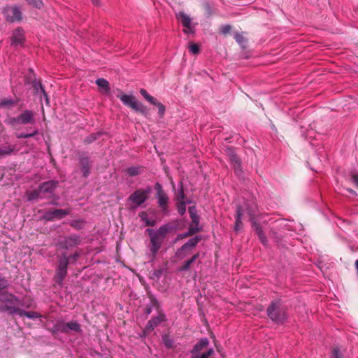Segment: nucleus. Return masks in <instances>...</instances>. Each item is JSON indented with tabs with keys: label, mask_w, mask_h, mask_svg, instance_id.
<instances>
[{
	"label": "nucleus",
	"mask_w": 358,
	"mask_h": 358,
	"mask_svg": "<svg viewBox=\"0 0 358 358\" xmlns=\"http://www.w3.org/2000/svg\"><path fill=\"white\" fill-rule=\"evenodd\" d=\"M287 308L280 299H274L271 302L266 309L268 318L277 324H282L287 319Z\"/></svg>",
	"instance_id": "obj_1"
},
{
	"label": "nucleus",
	"mask_w": 358,
	"mask_h": 358,
	"mask_svg": "<svg viewBox=\"0 0 358 358\" xmlns=\"http://www.w3.org/2000/svg\"><path fill=\"white\" fill-rule=\"evenodd\" d=\"M189 50L194 55L198 54L199 52V47L196 43H192L189 45Z\"/></svg>",
	"instance_id": "obj_53"
},
{
	"label": "nucleus",
	"mask_w": 358,
	"mask_h": 358,
	"mask_svg": "<svg viewBox=\"0 0 358 358\" xmlns=\"http://www.w3.org/2000/svg\"><path fill=\"white\" fill-rule=\"evenodd\" d=\"M166 320V315L162 310L158 311L157 316L152 317L148 322L144 331L145 333H150L155 327H158L162 322Z\"/></svg>",
	"instance_id": "obj_12"
},
{
	"label": "nucleus",
	"mask_w": 358,
	"mask_h": 358,
	"mask_svg": "<svg viewBox=\"0 0 358 358\" xmlns=\"http://www.w3.org/2000/svg\"><path fill=\"white\" fill-rule=\"evenodd\" d=\"M191 201H180L178 204V212L180 215H182L185 214V211H186V203H189Z\"/></svg>",
	"instance_id": "obj_45"
},
{
	"label": "nucleus",
	"mask_w": 358,
	"mask_h": 358,
	"mask_svg": "<svg viewBox=\"0 0 358 358\" xmlns=\"http://www.w3.org/2000/svg\"><path fill=\"white\" fill-rule=\"evenodd\" d=\"M24 42V34L22 29L17 28L13 31L11 36V45L14 47L22 46Z\"/></svg>",
	"instance_id": "obj_15"
},
{
	"label": "nucleus",
	"mask_w": 358,
	"mask_h": 358,
	"mask_svg": "<svg viewBox=\"0 0 358 358\" xmlns=\"http://www.w3.org/2000/svg\"><path fill=\"white\" fill-rule=\"evenodd\" d=\"M203 237L201 235H196L193 238L189 239L185 244L182 245L183 248L187 249V250L191 251L194 248H195L199 241L202 240Z\"/></svg>",
	"instance_id": "obj_24"
},
{
	"label": "nucleus",
	"mask_w": 358,
	"mask_h": 358,
	"mask_svg": "<svg viewBox=\"0 0 358 358\" xmlns=\"http://www.w3.org/2000/svg\"><path fill=\"white\" fill-rule=\"evenodd\" d=\"M227 156L229 157L233 166L241 164V160L238 156L236 154L235 151L232 148H227Z\"/></svg>",
	"instance_id": "obj_29"
},
{
	"label": "nucleus",
	"mask_w": 358,
	"mask_h": 358,
	"mask_svg": "<svg viewBox=\"0 0 358 358\" xmlns=\"http://www.w3.org/2000/svg\"><path fill=\"white\" fill-rule=\"evenodd\" d=\"M67 275V269L62 268H56V273L54 276V281L60 287L63 285V281Z\"/></svg>",
	"instance_id": "obj_19"
},
{
	"label": "nucleus",
	"mask_w": 358,
	"mask_h": 358,
	"mask_svg": "<svg viewBox=\"0 0 358 358\" xmlns=\"http://www.w3.org/2000/svg\"><path fill=\"white\" fill-rule=\"evenodd\" d=\"M38 134V129H34L30 133H20V134H16V137L17 138H29V137H33V136H34L35 135H36Z\"/></svg>",
	"instance_id": "obj_43"
},
{
	"label": "nucleus",
	"mask_w": 358,
	"mask_h": 358,
	"mask_svg": "<svg viewBox=\"0 0 358 358\" xmlns=\"http://www.w3.org/2000/svg\"><path fill=\"white\" fill-rule=\"evenodd\" d=\"M196 358H208L205 353L202 355H193Z\"/></svg>",
	"instance_id": "obj_61"
},
{
	"label": "nucleus",
	"mask_w": 358,
	"mask_h": 358,
	"mask_svg": "<svg viewBox=\"0 0 358 358\" xmlns=\"http://www.w3.org/2000/svg\"><path fill=\"white\" fill-rule=\"evenodd\" d=\"M26 316L29 319H37L41 317V315L35 311H26L22 309L20 317Z\"/></svg>",
	"instance_id": "obj_39"
},
{
	"label": "nucleus",
	"mask_w": 358,
	"mask_h": 358,
	"mask_svg": "<svg viewBox=\"0 0 358 358\" xmlns=\"http://www.w3.org/2000/svg\"><path fill=\"white\" fill-rule=\"evenodd\" d=\"M69 209H54L47 211L44 214V218L48 221H52L55 219L60 220L70 213Z\"/></svg>",
	"instance_id": "obj_13"
},
{
	"label": "nucleus",
	"mask_w": 358,
	"mask_h": 358,
	"mask_svg": "<svg viewBox=\"0 0 358 358\" xmlns=\"http://www.w3.org/2000/svg\"><path fill=\"white\" fill-rule=\"evenodd\" d=\"M233 167H234V172H235L236 175L238 178H243V171L241 168V164H239L238 165V164L234 165V166H233Z\"/></svg>",
	"instance_id": "obj_50"
},
{
	"label": "nucleus",
	"mask_w": 358,
	"mask_h": 358,
	"mask_svg": "<svg viewBox=\"0 0 358 358\" xmlns=\"http://www.w3.org/2000/svg\"><path fill=\"white\" fill-rule=\"evenodd\" d=\"M189 252H190L189 250H187V249L183 248V246L182 245L180 248H178L176 250L175 256L176 258H178L179 259H182L189 255Z\"/></svg>",
	"instance_id": "obj_37"
},
{
	"label": "nucleus",
	"mask_w": 358,
	"mask_h": 358,
	"mask_svg": "<svg viewBox=\"0 0 358 358\" xmlns=\"http://www.w3.org/2000/svg\"><path fill=\"white\" fill-rule=\"evenodd\" d=\"M66 327H67L68 334L71 331H73L74 332H81L82 331L80 324L76 321H71L70 322H67Z\"/></svg>",
	"instance_id": "obj_35"
},
{
	"label": "nucleus",
	"mask_w": 358,
	"mask_h": 358,
	"mask_svg": "<svg viewBox=\"0 0 358 358\" xmlns=\"http://www.w3.org/2000/svg\"><path fill=\"white\" fill-rule=\"evenodd\" d=\"M84 222L83 220H73L71 226L76 229H81L83 227Z\"/></svg>",
	"instance_id": "obj_51"
},
{
	"label": "nucleus",
	"mask_w": 358,
	"mask_h": 358,
	"mask_svg": "<svg viewBox=\"0 0 358 358\" xmlns=\"http://www.w3.org/2000/svg\"><path fill=\"white\" fill-rule=\"evenodd\" d=\"M189 216L192 219V224L199 225L200 217L197 214V209L195 206H189L188 208Z\"/></svg>",
	"instance_id": "obj_30"
},
{
	"label": "nucleus",
	"mask_w": 358,
	"mask_h": 358,
	"mask_svg": "<svg viewBox=\"0 0 358 358\" xmlns=\"http://www.w3.org/2000/svg\"><path fill=\"white\" fill-rule=\"evenodd\" d=\"M184 224L180 220H175L167 224H163L159 228L155 231V234L163 241H164L167 234L171 232H174L183 228Z\"/></svg>",
	"instance_id": "obj_3"
},
{
	"label": "nucleus",
	"mask_w": 358,
	"mask_h": 358,
	"mask_svg": "<svg viewBox=\"0 0 358 358\" xmlns=\"http://www.w3.org/2000/svg\"><path fill=\"white\" fill-rule=\"evenodd\" d=\"M127 172L129 176H136L140 174L139 168L134 166L128 168Z\"/></svg>",
	"instance_id": "obj_48"
},
{
	"label": "nucleus",
	"mask_w": 358,
	"mask_h": 358,
	"mask_svg": "<svg viewBox=\"0 0 358 358\" xmlns=\"http://www.w3.org/2000/svg\"><path fill=\"white\" fill-rule=\"evenodd\" d=\"M178 19H179L183 27L186 28L190 27L191 19L190 17L186 15L184 12H180L177 15Z\"/></svg>",
	"instance_id": "obj_32"
},
{
	"label": "nucleus",
	"mask_w": 358,
	"mask_h": 358,
	"mask_svg": "<svg viewBox=\"0 0 358 358\" xmlns=\"http://www.w3.org/2000/svg\"><path fill=\"white\" fill-rule=\"evenodd\" d=\"M166 269L165 268H160L154 270L150 278L156 281L159 280L162 275L166 272Z\"/></svg>",
	"instance_id": "obj_41"
},
{
	"label": "nucleus",
	"mask_w": 358,
	"mask_h": 358,
	"mask_svg": "<svg viewBox=\"0 0 358 358\" xmlns=\"http://www.w3.org/2000/svg\"><path fill=\"white\" fill-rule=\"evenodd\" d=\"M355 267L356 269L357 275L358 276V259H357L355 262Z\"/></svg>",
	"instance_id": "obj_63"
},
{
	"label": "nucleus",
	"mask_w": 358,
	"mask_h": 358,
	"mask_svg": "<svg viewBox=\"0 0 358 358\" xmlns=\"http://www.w3.org/2000/svg\"><path fill=\"white\" fill-rule=\"evenodd\" d=\"M189 236H192L191 234L189 233V231H187V232L185 233H182V234H178L177 236V238H176V241L178 240H182V239H184L187 237H189Z\"/></svg>",
	"instance_id": "obj_56"
},
{
	"label": "nucleus",
	"mask_w": 358,
	"mask_h": 358,
	"mask_svg": "<svg viewBox=\"0 0 358 358\" xmlns=\"http://www.w3.org/2000/svg\"><path fill=\"white\" fill-rule=\"evenodd\" d=\"M139 92L148 102L156 106V109H157L159 112L165 111V106L159 102L156 98L149 94L145 89H141Z\"/></svg>",
	"instance_id": "obj_14"
},
{
	"label": "nucleus",
	"mask_w": 358,
	"mask_h": 358,
	"mask_svg": "<svg viewBox=\"0 0 358 358\" xmlns=\"http://www.w3.org/2000/svg\"><path fill=\"white\" fill-rule=\"evenodd\" d=\"M162 341L166 348L171 349L173 347V341L169 335H163Z\"/></svg>",
	"instance_id": "obj_42"
},
{
	"label": "nucleus",
	"mask_w": 358,
	"mask_h": 358,
	"mask_svg": "<svg viewBox=\"0 0 358 358\" xmlns=\"http://www.w3.org/2000/svg\"><path fill=\"white\" fill-rule=\"evenodd\" d=\"M102 134L103 132L100 131L96 133H92L84 139V143L86 144L92 143V142L95 141Z\"/></svg>",
	"instance_id": "obj_36"
},
{
	"label": "nucleus",
	"mask_w": 358,
	"mask_h": 358,
	"mask_svg": "<svg viewBox=\"0 0 358 358\" xmlns=\"http://www.w3.org/2000/svg\"><path fill=\"white\" fill-rule=\"evenodd\" d=\"M188 231H189L191 235L193 236L194 234L201 231V227H199V225L191 224L188 229Z\"/></svg>",
	"instance_id": "obj_49"
},
{
	"label": "nucleus",
	"mask_w": 358,
	"mask_h": 358,
	"mask_svg": "<svg viewBox=\"0 0 358 358\" xmlns=\"http://www.w3.org/2000/svg\"><path fill=\"white\" fill-rule=\"evenodd\" d=\"M96 84L99 86L101 90V93L104 94H108L110 92V88L109 86V83L104 78H98L96 80Z\"/></svg>",
	"instance_id": "obj_27"
},
{
	"label": "nucleus",
	"mask_w": 358,
	"mask_h": 358,
	"mask_svg": "<svg viewBox=\"0 0 358 358\" xmlns=\"http://www.w3.org/2000/svg\"><path fill=\"white\" fill-rule=\"evenodd\" d=\"M146 233L149 235L150 240V251L151 252L152 259L151 262H153L156 257V255L159 250L161 248L162 245L164 242L156 234L154 229H147Z\"/></svg>",
	"instance_id": "obj_6"
},
{
	"label": "nucleus",
	"mask_w": 358,
	"mask_h": 358,
	"mask_svg": "<svg viewBox=\"0 0 358 358\" xmlns=\"http://www.w3.org/2000/svg\"><path fill=\"white\" fill-rule=\"evenodd\" d=\"M69 264V257H68L66 252H63L58 256V264L57 267L67 269Z\"/></svg>",
	"instance_id": "obj_28"
},
{
	"label": "nucleus",
	"mask_w": 358,
	"mask_h": 358,
	"mask_svg": "<svg viewBox=\"0 0 358 358\" xmlns=\"http://www.w3.org/2000/svg\"><path fill=\"white\" fill-rule=\"evenodd\" d=\"M252 227L255 229L260 241L264 245H267L268 244V240L264 234L262 227H260L259 224H258L256 221H252Z\"/></svg>",
	"instance_id": "obj_22"
},
{
	"label": "nucleus",
	"mask_w": 358,
	"mask_h": 358,
	"mask_svg": "<svg viewBox=\"0 0 358 358\" xmlns=\"http://www.w3.org/2000/svg\"><path fill=\"white\" fill-rule=\"evenodd\" d=\"M80 236L76 234H72L69 236H64L61 238L59 241L57 245L62 249L69 250L80 245Z\"/></svg>",
	"instance_id": "obj_9"
},
{
	"label": "nucleus",
	"mask_w": 358,
	"mask_h": 358,
	"mask_svg": "<svg viewBox=\"0 0 358 358\" xmlns=\"http://www.w3.org/2000/svg\"><path fill=\"white\" fill-rule=\"evenodd\" d=\"M80 254L78 252H76L72 255L69 256V262L70 263H75L77 262L78 258L79 257Z\"/></svg>",
	"instance_id": "obj_55"
},
{
	"label": "nucleus",
	"mask_w": 358,
	"mask_h": 358,
	"mask_svg": "<svg viewBox=\"0 0 358 358\" xmlns=\"http://www.w3.org/2000/svg\"><path fill=\"white\" fill-rule=\"evenodd\" d=\"M15 147L7 144L0 145V159L11 155L15 151Z\"/></svg>",
	"instance_id": "obj_26"
},
{
	"label": "nucleus",
	"mask_w": 358,
	"mask_h": 358,
	"mask_svg": "<svg viewBox=\"0 0 358 358\" xmlns=\"http://www.w3.org/2000/svg\"><path fill=\"white\" fill-rule=\"evenodd\" d=\"M350 180L358 188V171H351L350 172Z\"/></svg>",
	"instance_id": "obj_46"
},
{
	"label": "nucleus",
	"mask_w": 358,
	"mask_h": 358,
	"mask_svg": "<svg viewBox=\"0 0 358 358\" xmlns=\"http://www.w3.org/2000/svg\"><path fill=\"white\" fill-rule=\"evenodd\" d=\"M5 20L10 23L20 22L22 20V13L17 6H6L2 10Z\"/></svg>",
	"instance_id": "obj_4"
},
{
	"label": "nucleus",
	"mask_w": 358,
	"mask_h": 358,
	"mask_svg": "<svg viewBox=\"0 0 358 358\" xmlns=\"http://www.w3.org/2000/svg\"><path fill=\"white\" fill-rule=\"evenodd\" d=\"M231 29V27L230 25H224L222 27L221 31L222 34H225L229 32Z\"/></svg>",
	"instance_id": "obj_57"
},
{
	"label": "nucleus",
	"mask_w": 358,
	"mask_h": 358,
	"mask_svg": "<svg viewBox=\"0 0 358 358\" xmlns=\"http://www.w3.org/2000/svg\"><path fill=\"white\" fill-rule=\"evenodd\" d=\"M184 224L180 220H175L167 224H163L159 228L155 231V234L163 241H164L167 234L171 232H174L183 228Z\"/></svg>",
	"instance_id": "obj_2"
},
{
	"label": "nucleus",
	"mask_w": 358,
	"mask_h": 358,
	"mask_svg": "<svg viewBox=\"0 0 358 358\" xmlns=\"http://www.w3.org/2000/svg\"><path fill=\"white\" fill-rule=\"evenodd\" d=\"M17 99H13L11 98H3L0 100V108L12 110L15 106H17Z\"/></svg>",
	"instance_id": "obj_23"
},
{
	"label": "nucleus",
	"mask_w": 358,
	"mask_h": 358,
	"mask_svg": "<svg viewBox=\"0 0 358 358\" xmlns=\"http://www.w3.org/2000/svg\"><path fill=\"white\" fill-rule=\"evenodd\" d=\"M115 95L124 105L129 107L131 110L138 111L141 109V103L137 101L134 96L126 94L119 89L116 90Z\"/></svg>",
	"instance_id": "obj_7"
},
{
	"label": "nucleus",
	"mask_w": 358,
	"mask_h": 358,
	"mask_svg": "<svg viewBox=\"0 0 358 358\" xmlns=\"http://www.w3.org/2000/svg\"><path fill=\"white\" fill-rule=\"evenodd\" d=\"M6 122L13 127H17L20 124H32L34 122V119L33 113H21L17 117H8Z\"/></svg>",
	"instance_id": "obj_8"
},
{
	"label": "nucleus",
	"mask_w": 358,
	"mask_h": 358,
	"mask_svg": "<svg viewBox=\"0 0 358 358\" xmlns=\"http://www.w3.org/2000/svg\"><path fill=\"white\" fill-rule=\"evenodd\" d=\"M241 210H242L241 208H238L236 210V222H235L234 228V229L236 232L239 231L242 229V227H243V223L241 221V218H242V211Z\"/></svg>",
	"instance_id": "obj_34"
},
{
	"label": "nucleus",
	"mask_w": 358,
	"mask_h": 358,
	"mask_svg": "<svg viewBox=\"0 0 358 358\" xmlns=\"http://www.w3.org/2000/svg\"><path fill=\"white\" fill-rule=\"evenodd\" d=\"M184 198H185L184 189H183L182 183L180 182V189L178 190V199L183 201Z\"/></svg>",
	"instance_id": "obj_54"
},
{
	"label": "nucleus",
	"mask_w": 358,
	"mask_h": 358,
	"mask_svg": "<svg viewBox=\"0 0 358 358\" xmlns=\"http://www.w3.org/2000/svg\"><path fill=\"white\" fill-rule=\"evenodd\" d=\"M140 217L141 220L145 222V226L154 227L156 224L155 220L148 219L147 214L144 212L140 214Z\"/></svg>",
	"instance_id": "obj_44"
},
{
	"label": "nucleus",
	"mask_w": 358,
	"mask_h": 358,
	"mask_svg": "<svg viewBox=\"0 0 358 358\" xmlns=\"http://www.w3.org/2000/svg\"><path fill=\"white\" fill-rule=\"evenodd\" d=\"M199 257V254H194L189 260L193 264Z\"/></svg>",
	"instance_id": "obj_59"
},
{
	"label": "nucleus",
	"mask_w": 358,
	"mask_h": 358,
	"mask_svg": "<svg viewBox=\"0 0 358 358\" xmlns=\"http://www.w3.org/2000/svg\"><path fill=\"white\" fill-rule=\"evenodd\" d=\"M192 264V263L188 259L187 261H185L183 262V264L178 268V271H187L189 269L190 266Z\"/></svg>",
	"instance_id": "obj_52"
},
{
	"label": "nucleus",
	"mask_w": 358,
	"mask_h": 358,
	"mask_svg": "<svg viewBox=\"0 0 358 358\" xmlns=\"http://www.w3.org/2000/svg\"><path fill=\"white\" fill-rule=\"evenodd\" d=\"M79 165L84 178H87L90 174L92 169V162L90 157L85 153L82 152L78 155Z\"/></svg>",
	"instance_id": "obj_10"
},
{
	"label": "nucleus",
	"mask_w": 358,
	"mask_h": 358,
	"mask_svg": "<svg viewBox=\"0 0 358 358\" xmlns=\"http://www.w3.org/2000/svg\"><path fill=\"white\" fill-rule=\"evenodd\" d=\"M157 197L158 199V204L159 207L163 210H166L167 208V203H168V197L165 192H162V194H157Z\"/></svg>",
	"instance_id": "obj_33"
},
{
	"label": "nucleus",
	"mask_w": 358,
	"mask_h": 358,
	"mask_svg": "<svg viewBox=\"0 0 358 358\" xmlns=\"http://www.w3.org/2000/svg\"><path fill=\"white\" fill-rule=\"evenodd\" d=\"M149 299L150 303L147 304L144 311L146 315H148L152 313V308H155L157 311L160 310V306L157 299L153 295H150Z\"/></svg>",
	"instance_id": "obj_18"
},
{
	"label": "nucleus",
	"mask_w": 358,
	"mask_h": 358,
	"mask_svg": "<svg viewBox=\"0 0 358 358\" xmlns=\"http://www.w3.org/2000/svg\"><path fill=\"white\" fill-rule=\"evenodd\" d=\"M41 192L40 188L38 187L37 189L33 190L28 193V201L36 200L39 198H41Z\"/></svg>",
	"instance_id": "obj_40"
},
{
	"label": "nucleus",
	"mask_w": 358,
	"mask_h": 358,
	"mask_svg": "<svg viewBox=\"0 0 358 358\" xmlns=\"http://www.w3.org/2000/svg\"><path fill=\"white\" fill-rule=\"evenodd\" d=\"M27 81L32 84V87L34 90V92L36 94L40 95L41 99H42V96H43L47 104H48L49 101H48V95H47L43 85H41V82L36 81L35 75L33 73V72H31V75H30L27 78Z\"/></svg>",
	"instance_id": "obj_11"
},
{
	"label": "nucleus",
	"mask_w": 358,
	"mask_h": 358,
	"mask_svg": "<svg viewBox=\"0 0 358 358\" xmlns=\"http://www.w3.org/2000/svg\"><path fill=\"white\" fill-rule=\"evenodd\" d=\"M241 208L242 210V217L245 215H247L251 222L254 220V215H255V210L252 206H250V204L248 202H245L243 205H238L236 207V210Z\"/></svg>",
	"instance_id": "obj_17"
},
{
	"label": "nucleus",
	"mask_w": 358,
	"mask_h": 358,
	"mask_svg": "<svg viewBox=\"0 0 358 358\" xmlns=\"http://www.w3.org/2000/svg\"><path fill=\"white\" fill-rule=\"evenodd\" d=\"M0 301L4 304L19 305L20 299L13 294L6 293L0 297Z\"/></svg>",
	"instance_id": "obj_20"
},
{
	"label": "nucleus",
	"mask_w": 358,
	"mask_h": 358,
	"mask_svg": "<svg viewBox=\"0 0 358 358\" xmlns=\"http://www.w3.org/2000/svg\"><path fill=\"white\" fill-rule=\"evenodd\" d=\"M155 189H157V194H162V192H164V190L162 189V185L159 182H157L155 184Z\"/></svg>",
	"instance_id": "obj_58"
},
{
	"label": "nucleus",
	"mask_w": 358,
	"mask_h": 358,
	"mask_svg": "<svg viewBox=\"0 0 358 358\" xmlns=\"http://www.w3.org/2000/svg\"><path fill=\"white\" fill-rule=\"evenodd\" d=\"M52 333L57 334L59 332L68 334L66 323L63 321L57 322L52 328Z\"/></svg>",
	"instance_id": "obj_31"
},
{
	"label": "nucleus",
	"mask_w": 358,
	"mask_h": 358,
	"mask_svg": "<svg viewBox=\"0 0 358 358\" xmlns=\"http://www.w3.org/2000/svg\"><path fill=\"white\" fill-rule=\"evenodd\" d=\"M209 344V341L207 338H201L199 342L193 347L192 350L190 351L191 354L194 355L203 349L206 348Z\"/></svg>",
	"instance_id": "obj_25"
},
{
	"label": "nucleus",
	"mask_w": 358,
	"mask_h": 358,
	"mask_svg": "<svg viewBox=\"0 0 358 358\" xmlns=\"http://www.w3.org/2000/svg\"><path fill=\"white\" fill-rule=\"evenodd\" d=\"M208 357L212 355L214 353V350L213 348L208 349L206 352H204Z\"/></svg>",
	"instance_id": "obj_60"
},
{
	"label": "nucleus",
	"mask_w": 358,
	"mask_h": 358,
	"mask_svg": "<svg viewBox=\"0 0 358 358\" xmlns=\"http://www.w3.org/2000/svg\"><path fill=\"white\" fill-rule=\"evenodd\" d=\"M58 183L57 180H49L41 183L38 187L41 193L50 195L54 193Z\"/></svg>",
	"instance_id": "obj_16"
},
{
	"label": "nucleus",
	"mask_w": 358,
	"mask_h": 358,
	"mask_svg": "<svg viewBox=\"0 0 358 358\" xmlns=\"http://www.w3.org/2000/svg\"><path fill=\"white\" fill-rule=\"evenodd\" d=\"M347 191L350 193L352 195H354V196H356L357 195V193L355 190H353L352 189H350V188H348L347 189Z\"/></svg>",
	"instance_id": "obj_62"
},
{
	"label": "nucleus",
	"mask_w": 358,
	"mask_h": 358,
	"mask_svg": "<svg viewBox=\"0 0 358 358\" xmlns=\"http://www.w3.org/2000/svg\"><path fill=\"white\" fill-rule=\"evenodd\" d=\"M152 190V189L150 186H148L144 189H138L129 196L128 201L134 203L136 207L140 206L148 199Z\"/></svg>",
	"instance_id": "obj_5"
},
{
	"label": "nucleus",
	"mask_w": 358,
	"mask_h": 358,
	"mask_svg": "<svg viewBox=\"0 0 358 358\" xmlns=\"http://www.w3.org/2000/svg\"><path fill=\"white\" fill-rule=\"evenodd\" d=\"M234 38L243 48H246L248 41L243 34L236 33L234 36Z\"/></svg>",
	"instance_id": "obj_38"
},
{
	"label": "nucleus",
	"mask_w": 358,
	"mask_h": 358,
	"mask_svg": "<svg viewBox=\"0 0 358 358\" xmlns=\"http://www.w3.org/2000/svg\"><path fill=\"white\" fill-rule=\"evenodd\" d=\"M92 1L94 5H99V0H92Z\"/></svg>",
	"instance_id": "obj_64"
},
{
	"label": "nucleus",
	"mask_w": 358,
	"mask_h": 358,
	"mask_svg": "<svg viewBox=\"0 0 358 358\" xmlns=\"http://www.w3.org/2000/svg\"><path fill=\"white\" fill-rule=\"evenodd\" d=\"M27 3L33 7L41 9L43 5L42 0H26Z\"/></svg>",
	"instance_id": "obj_47"
},
{
	"label": "nucleus",
	"mask_w": 358,
	"mask_h": 358,
	"mask_svg": "<svg viewBox=\"0 0 358 358\" xmlns=\"http://www.w3.org/2000/svg\"><path fill=\"white\" fill-rule=\"evenodd\" d=\"M18 305L2 304L0 306V312H8L10 315L17 314L20 316L22 309L17 307Z\"/></svg>",
	"instance_id": "obj_21"
}]
</instances>
